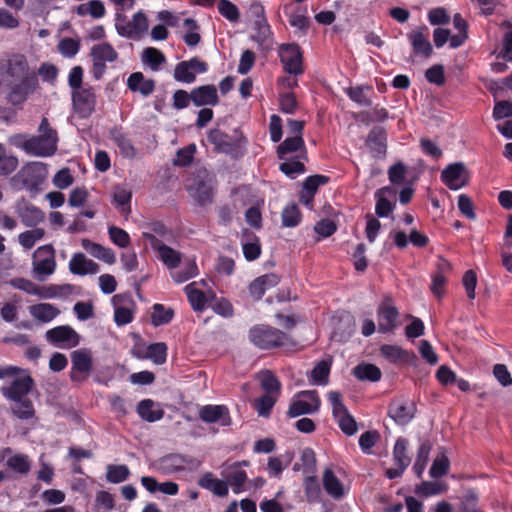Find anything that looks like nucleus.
Masks as SVG:
<instances>
[{"label": "nucleus", "instance_id": "nucleus-1", "mask_svg": "<svg viewBox=\"0 0 512 512\" xmlns=\"http://www.w3.org/2000/svg\"><path fill=\"white\" fill-rule=\"evenodd\" d=\"M0 69L4 76V87L9 90L8 99L13 105L24 103L37 90V73L30 68L24 55L15 54L0 62Z\"/></svg>", "mask_w": 512, "mask_h": 512}, {"label": "nucleus", "instance_id": "nucleus-2", "mask_svg": "<svg viewBox=\"0 0 512 512\" xmlns=\"http://www.w3.org/2000/svg\"><path fill=\"white\" fill-rule=\"evenodd\" d=\"M39 136L16 134L9 137V143L29 155L47 157L55 153L57 149L56 131L50 128L49 122L43 118L39 126Z\"/></svg>", "mask_w": 512, "mask_h": 512}, {"label": "nucleus", "instance_id": "nucleus-3", "mask_svg": "<svg viewBox=\"0 0 512 512\" xmlns=\"http://www.w3.org/2000/svg\"><path fill=\"white\" fill-rule=\"evenodd\" d=\"M33 386V380L29 375H21L1 388L5 398L13 402V413L20 419H30L34 416V407L27 398Z\"/></svg>", "mask_w": 512, "mask_h": 512}, {"label": "nucleus", "instance_id": "nucleus-4", "mask_svg": "<svg viewBox=\"0 0 512 512\" xmlns=\"http://www.w3.org/2000/svg\"><path fill=\"white\" fill-rule=\"evenodd\" d=\"M115 28L120 36L139 40L147 33L149 21L143 11L136 12L131 19L123 13H116Z\"/></svg>", "mask_w": 512, "mask_h": 512}, {"label": "nucleus", "instance_id": "nucleus-5", "mask_svg": "<svg viewBox=\"0 0 512 512\" xmlns=\"http://www.w3.org/2000/svg\"><path fill=\"white\" fill-rule=\"evenodd\" d=\"M213 185V176L206 169H201L195 177L187 180L186 188L200 205H206L212 202Z\"/></svg>", "mask_w": 512, "mask_h": 512}, {"label": "nucleus", "instance_id": "nucleus-6", "mask_svg": "<svg viewBox=\"0 0 512 512\" xmlns=\"http://www.w3.org/2000/svg\"><path fill=\"white\" fill-rule=\"evenodd\" d=\"M33 273L44 280L52 275L56 269L55 250L52 245L47 244L39 247L33 254Z\"/></svg>", "mask_w": 512, "mask_h": 512}, {"label": "nucleus", "instance_id": "nucleus-7", "mask_svg": "<svg viewBox=\"0 0 512 512\" xmlns=\"http://www.w3.org/2000/svg\"><path fill=\"white\" fill-rule=\"evenodd\" d=\"M249 336L252 343L263 349L281 346L287 341L285 333L268 326L253 327Z\"/></svg>", "mask_w": 512, "mask_h": 512}, {"label": "nucleus", "instance_id": "nucleus-8", "mask_svg": "<svg viewBox=\"0 0 512 512\" xmlns=\"http://www.w3.org/2000/svg\"><path fill=\"white\" fill-rule=\"evenodd\" d=\"M328 400L332 406L333 416L340 429L347 435L351 436L355 434L357 432V424L342 403L341 395L336 391H331L328 393Z\"/></svg>", "mask_w": 512, "mask_h": 512}, {"label": "nucleus", "instance_id": "nucleus-9", "mask_svg": "<svg viewBox=\"0 0 512 512\" xmlns=\"http://www.w3.org/2000/svg\"><path fill=\"white\" fill-rule=\"evenodd\" d=\"M278 55L285 72L293 75L303 73V54L297 44L280 45Z\"/></svg>", "mask_w": 512, "mask_h": 512}, {"label": "nucleus", "instance_id": "nucleus-10", "mask_svg": "<svg viewBox=\"0 0 512 512\" xmlns=\"http://www.w3.org/2000/svg\"><path fill=\"white\" fill-rule=\"evenodd\" d=\"M320 407V399L315 391H302L296 394L290 403L288 415L297 417L304 414L317 412Z\"/></svg>", "mask_w": 512, "mask_h": 512}, {"label": "nucleus", "instance_id": "nucleus-11", "mask_svg": "<svg viewBox=\"0 0 512 512\" xmlns=\"http://www.w3.org/2000/svg\"><path fill=\"white\" fill-rule=\"evenodd\" d=\"M71 380L84 381L88 378L93 367L92 352L89 349L82 348L71 353Z\"/></svg>", "mask_w": 512, "mask_h": 512}, {"label": "nucleus", "instance_id": "nucleus-12", "mask_svg": "<svg viewBox=\"0 0 512 512\" xmlns=\"http://www.w3.org/2000/svg\"><path fill=\"white\" fill-rule=\"evenodd\" d=\"M93 61V75L100 79L105 72L106 62H113L117 59V52L108 43L94 45L90 53Z\"/></svg>", "mask_w": 512, "mask_h": 512}, {"label": "nucleus", "instance_id": "nucleus-13", "mask_svg": "<svg viewBox=\"0 0 512 512\" xmlns=\"http://www.w3.org/2000/svg\"><path fill=\"white\" fill-rule=\"evenodd\" d=\"M45 336L52 345L65 349L77 346L80 341L78 333L67 325L52 328L46 332Z\"/></svg>", "mask_w": 512, "mask_h": 512}, {"label": "nucleus", "instance_id": "nucleus-14", "mask_svg": "<svg viewBox=\"0 0 512 512\" xmlns=\"http://www.w3.org/2000/svg\"><path fill=\"white\" fill-rule=\"evenodd\" d=\"M208 69L207 63L194 57L187 61L178 63L174 69V78L178 82L193 83L197 74L205 73Z\"/></svg>", "mask_w": 512, "mask_h": 512}, {"label": "nucleus", "instance_id": "nucleus-15", "mask_svg": "<svg viewBox=\"0 0 512 512\" xmlns=\"http://www.w3.org/2000/svg\"><path fill=\"white\" fill-rule=\"evenodd\" d=\"M441 180L449 189L458 190L467 185L469 171L463 163H453L443 169Z\"/></svg>", "mask_w": 512, "mask_h": 512}, {"label": "nucleus", "instance_id": "nucleus-16", "mask_svg": "<svg viewBox=\"0 0 512 512\" xmlns=\"http://www.w3.org/2000/svg\"><path fill=\"white\" fill-rule=\"evenodd\" d=\"M72 102L74 111L81 117H89L96 106V94L90 86L83 87L80 90L73 91Z\"/></svg>", "mask_w": 512, "mask_h": 512}, {"label": "nucleus", "instance_id": "nucleus-17", "mask_svg": "<svg viewBox=\"0 0 512 512\" xmlns=\"http://www.w3.org/2000/svg\"><path fill=\"white\" fill-rule=\"evenodd\" d=\"M322 486L325 492L336 501L345 498L350 490L349 485L343 482L331 468H326L323 471Z\"/></svg>", "mask_w": 512, "mask_h": 512}, {"label": "nucleus", "instance_id": "nucleus-18", "mask_svg": "<svg viewBox=\"0 0 512 512\" xmlns=\"http://www.w3.org/2000/svg\"><path fill=\"white\" fill-rule=\"evenodd\" d=\"M0 462L12 472L26 475L31 470L32 461L30 457L22 453H14L11 448L6 447L0 450Z\"/></svg>", "mask_w": 512, "mask_h": 512}, {"label": "nucleus", "instance_id": "nucleus-19", "mask_svg": "<svg viewBox=\"0 0 512 512\" xmlns=\"http://www.w3.org/2000/svg\"><path fill=\"white\" fill-rule=\"evenodd\" d=\"M242 465H248L246 461L236 462L227 466L222 471V476L228 482V488L231 487L233 493L240 494L246 490L245 484L248 481L247 473L242 469Z\"/></svg>", "mask_w": 512, "mask_h": 512}, {"label": "nucleus", "instance_id": "nucleus-20", "mask_svg": "<svg viewBox=\"0 0 512 512\" xmlns=\"http://www.w3.org/2000/svg\"><path fill=\"white\" fill-rule=\"evenodd\" d=\"M46 166L41 162H32L24 166L17 177L21 179L23 185L28 189L36 188L47 177Z\"/></svg>", "mask_w": 512, "mask_h": 512}, {"label": "nucleus", "instance_id": "nucleus-21", "mask_svg": "<svg viewBox=\"0 0 512 512\" xmlns=\"http://www.w3.org/2000/svg\"><path fill=\"white\" fill-rule=\"evenodd\" d=\"M415 412L414 402L408 399H395L389 406V416L399 425L408 424Z\"/></svg>", "mask_w": 512, "mask_h": 512}, {"label": "nucleus", "instance_id": "nucleus-22", "mask_svg": "<svg viewBox=\"0 0 512 512\" xmlns=\"http://www.w3.org/2000/svg\"><path fill=\"white\" fill-rule=\"evenodd\" d=\"M378 329L380 332H393L398 326V311L388 302H383L378 308Z\"/></svg>", "mask_w": 512, "mask_h": 512}, {"label": "nucleus", "instance_id": "nucleus-23", "mask_svg": "<svg viewBox=\"0 0 512 512\" xmlns=\"http://www.w3.org/2000/svg\"><path fill=\"white\" fill-rule=\"evenodd\" d=\"M112 304L114 306V320L117 325H126L132 321V300L128 295H114L112 297Z\"/></svg>", "mask_w": 512, "mask_h": 512}, {"label": "nucleus", "instance_id": "nucleus-24", "mask_svg": "<svg viewBox=\"0 0 512 512\" xmlns=\"http://www.w3.org/2000/svg\"><path fill=\"white\" fill-rule=\"evenodd\" d=\"M16 212L22 223L27 227H34L44 221V213L36 206L25 200H20L16 204Z\"/></svg>", "mask_w": 512, "mask_h": 512}, {"label": "nucleus", "instance_id": "nucleus-25", "mask_svg": "<svg viewBox=\"0 0 512 512\" xmlns=\"http://www.w3.org/2000/svg\"><path fill=\"white\" fill-rule=\"evenodd\" d=\"M191 99L195 106H215L219 102L217 89L214 85H203L191 91Z\"/></svg>", "mask_w": 512, "mask_h": 512}, {"label": "nucleus", "instance_id": "nucleus-26", "mask_svg": "<svg viewBox=\"0 0 512 512\" xmlns=\"http://www.w3.org/2000/svg\"><path fill=\"white\" fill-rule=\"evenodd\" d=\"M280 159L291 156H305V144L302 136H288L277 148Z\"/></svg>", "mask_w": 512, "mask_h": 512}, {"label": "nucleus", "instance_id": "nucleus-27", "mask_svg": "<svg viewBox=\"0 0 512 512\" xmlns=\"http://www.w3.org/2000/svg\"><path fill=\"white\" fill-rule=\"evenodd\" d=\"M198 485L210 491L218 497H226L228 495V482L224 479L217 478L212 472H205L198 479Z\"/></svg>", "mask_w": 512, "mask_h": 512}, {"label": "nucleus", "instance_id": "nucleus-28", "mask_svg": "<svg viewBox=\"0 0 512 512\" xmlns=\"http://www.w3.org/2000/svg\"><path fill=\"white\" fill-rule=\"evenodd\" d=\"M328 182V177L314 175L308 177L303 183V190L300 194V201L309 209L313 208V198L317 189Z\"/></svg>", "mask_w": 512, "mask_h": 512}, {"label": "nucleus", "instance_id": "nucleus-29", "mask_svg": "<svg viewBox=\"0 0 512 512\" xmlns=\"http://www.w3.org/2000/svg\"><path fill=\"white\" fill-rule=\"evenodd\" d=\"M69 269L72 274L84 276L99 272V265L88 259L83 253H76L69 262Z\"/></svg>", "mask_w": 512, "mask_h": 512}, {"label": "nucleus", "instance_id": "nucleus-30", "mask_svg": "<svg viewBox=\"0 0 512 512\" xmlns=\"http://www.w3.org/2000/svg\"><path fill=\"white\" fill-rule=\"evenodd\" d=\"M200 418L208 423H219L227 426L230 423L228 409L223 405H207L201 408Z\"/></svg>", "mask_w": 512, "mask_h": 512}, {"label": "nucleus", "instance_id": "nucleus-31", "mask_svg": "<svg viewBox=\"0 0 512 512\" xmlns=\"http://www.w3.org/2000/svg\"><path fill=\"white\" fill-rule=\"evenodd\" d=\"M132 191L121 185H117L113 189L112 204L125 218L131 213Z\"/></svg>", "mask_w": 512, "mask_h": 512}, {"label": "nucleus", "instance_id": "nucleus-32", "mask_svg": "<svg viewBox=\"0 0 512 512\" xmlns=\"http://www.w3.org/2000/svg\"><path fill=\"white\" fill-rule=\"evenodd\" d=\"M279 276L271 273L265 274L256 278L249 285V293L255 300H259L265 294V292L279 283Z\"/></svg>", "mask_w": 512, "mask_h": 512}, {"label": "nucleus", "instance_id": "nucleus-33", "mask_svg": "<svg viewBox=\"0 0 512 512\" xmlns=\"http://www.w3.org/2000/svg\"><path fill=\"white\" fill-rule=\"evenodd\" d=\"M135 343L131 349L134 357L140 359H152L155 363L159 362L160 344H147L142 341L138 336H134Z\"/></svg>", "mask_w": 512, "mask_h": 512}, {"label": "nucleus", "instance_id": "nucleus-34", "mask_svg": "<svg viewBox=\"0 0 512 512\" xmlns=\"http://www.w3.org/2000/svg\"><path fill=\"white\" fill-rule=\"evenodd\" d=\"M176 283H183L198 274V268L194 260L185 258L170 272Z\"/></svg>", "mask_w": 512, "mask_h": 512}, {"label": "nucleus", "instance_id": "nucleus-35", "mask_svg": "<svg viewBox=\"0 0 512 512\" xmlns=\"http://www.w3.org/2000/svg\"><path fill=\"white\" fill-rule=\"evenodd\" d=\"M127 86L133 92L148 96L154 91L155 82L151 79H145L141 72H134L129 76Z\"/></svg>", "mask_w": 512, "mask_h": 512}, {"label": "nucleus", "instance_id": "nucleus-36", "mask_svg": "<svg viewBox=\"0 0 512 512\" xmlns=\"http://www.w3.org/2000/svg\"><path fill=\"white\" fill-rule=\"evenodd\" d=\"M30 315L43 323L51 322L59 314L60 310L50 303H39L29 307Z\"/></svg>", "mask_w": 512, "mask_h": 512}, {"label": "nucleus", "instance_id": "nucleus-37", "mask_svg": "<svg viewBox=\"0 0 512 512\" xmlns=\"http://www.w3.org/2000/svg\"><path fill=\"white\" fill-rule=\"evenodd\" d=\"M82 246L93 257L107 264H114L116 262L115 253L110 248L103 247L100 244L91 242L90 240L86 239L82 241Z\"/></svg>", "mask_w": 512, "mask_h": 512}, {"label": "nucleus", "instance_id": "nucleus-38", "mask_svg": "<svg viewBox=\"0 0 512 512\" xmlns=\"http://www.w3.org/2000/svg\"><path fill=\"white\" fill-rule=\"evenodd\" d=\"M185 292L192 308L197 311H202L211 297L198 289L197 282L188 284L185 287Z\"/></svg>", "mask_w": 512, "mask_h": 512}, {"label": "nucleus", "instance_id": "nucleus-39", "mask_svg": "<svg viewBox=\"0 0 512 512\" xmlns=\"http://www.w3.org/2000/svg\"><path fill=\"white\" fill-rule=\"evenodd\" d=\"M208 141L211 142L219 152L229 153L235 147L234 140L218 129L209 132Z\"/></svg>", "mask_w": 512, "mask_h": 512}, {"label": "nucleus", "instance_id": "nucleus-40", "mask_svg": "<svg viewBox=\"0 0 512 512\" xmlns=\"http://www.w3.org/2000/svg\"><path fill=\"white\" fill-rule=\"evenodd\" d=\"M281 160L283 162L280 164V170L288 177L295 178L304 173L303 160H305V156H291Z\"/></svg>", "mask_w": 512, "mask_h": 512}, {"label": "nucleus", "instance_id": "nucleus-41", "mask_svg": "<svg viewBox=\"0 0 512 512\" xmlns=\"http://www.w3.org/2000/svg\"><path fill=\"white\" fill-rule=\"evenodd\" d=\"M408 39L415 53L422 54L425 57L430 56L432 52V46L426 35L420 31H412L408 34Z\"/></svg>", "mask_w": 512, "mask_h": 512}, {"label": "nucleus", "instance_id": "nucleus-42", "mask_svg": "<svg viewBox=\"0 0 512 512\" xmlns=\"http://www.w3.org/2000/svg\"><path fill=\"white\" fill-rule=\"evenodd\" d=\"M381 355L389 362L400 364L409 360V353L398 345H383L380 348Z\"/></svg>", "mask_w": 512, "mask_h": 512}, {"label": "nucleus", "instance_id": "nucleus-43", "mask_svg": "<svg viewBox=\"0 0 512 512\" xmlns=\"http://www.w3.org/2000/svg\"><path fill=\"white\" fill-rule=\"evenodd\" d=\"M502 40L498 56L507 61H512V24L504 22L502 24Z\"/></svg>", "mask_w": 512, "mask_h": 512}, {"label": "nucleus", "instance_id": "nucleus-44", "mask_svg": "<svg viewBox=\"0 0 512 512\" xmlns=\"http://www.w3.org/2000/svg\"><path fill=\"white\" fill-rule=\"evenodd\" d=\"M45 236L43 228H34L26 230L18 235L19 244L26 250L31 249L37 242L41 241Z\"/></svg>", "mask_w": 512, "mask_h": 512}, {"label": "nucleus", "instance_id": "nucleus-45", "mask_svg": "<svg viewBox=\"0 0 512 512\" xmlns=\"http://www.w3.org/2000/svg\"><path fill=\"white\" fill-rule=\"evenodd\" d=\"M453 25L458 30V33L450 38V47L457 48L461 46L467 38V24L460 14H455L453 17Z\"/></svg>", "mask_w": 512, "mask_h": 512}, {"label": "nucleus", "instance_id": "nucleus-46", "mask_svg": "<svg viewBox=\"0 0 512 512\" xmlns=\"http://www.w3.org/2000/svg\"><path fill=\"white\" fill-rule=\"evenodd\" d=\"M110 137L113 142L119 147L121 153L127 157H131L134 155V148L127 138V136L122 132L121 129L114 128L110 132Z\"/></svg>", "mask_w": 512, "mask_h": 512}, {"label": "nucleus", "instance_id": "nucleus-47", "mask_svg": "<svg viewBox=\"0 0 512 512\" xmlns=\"http://www.w3.org/2000/svg\"><path fill=\"white\" fill-rule=\"evenodd\" d=\"M282 225L284 227H296L302 219L301 212L296 204H289L282 211Z\"/></svg>", "mask_w": 512, "mask_h": 512}, {"label": "nucleus", "instance_id": "nucleus-48", "mask_svg": "<svg viewBox=\"0 0 512 512\" xmlns=\"http://www.w3.org/2000/svg\"><path fill=\"white\" fill-rule=\"evenodd\" d=\"M354 375L360 380L378 381L381 371L373 364H360L354 368Z\"/></svg>", "mask_w": 512, "mask_h": 512}, {"label": "nucleus", "instance_id": "nucleus-49", "mask_svg": "<svg viewBox=\"0 0 512 512\" xmlns=\"http://www.w3.org/2000/svg\"><path fill=\"white\" fill-rule=\"evenodd\" d=\"M18 159L9 154L4 146L0 143V175H9L16 170Z\"/></svg>", "mask_w": 512, "mask_h": 512}, {"label": "nucleus", "instance_id": "nucleus-50", "mask_svg": "<svg viewBox=\"0 0 512 512\" xmlns=\"http://www.w3.org/2000/svg\"><path fill=\"white\" fill-rule=\"evenodd\" d=\"M130 475V470L126 465H108L106 480L110 483L124 482Z\"/></svg>", "mask_w": 512, "mask_h": 512}, {"label": "nucleus", "instance_id": "nucleus-51", "mask_svg": "<svg viewBox=\"0 0 512 512\" xmlns=\"http://www.w3.org/2000/svg\"><path fill=\"white\" fill-rule=\"evenodd\" d=\"M258 379L261 383L262 388L268 394L279 395L280 392V382L278 379L272 374L270 371H261L258 374Z\"/></svg>", "mask_w": 512, "mask_h": 512}, {"label": "nucleus", "instance_id": "nucleus-52", "mask_svg": "<svg viewBox=\"0 0 512 512\" xmlns=\"http://www.w3.org/2000/svg\"><path fill=\"white\" fill-rule=\"evenodd\" d=\"M390 191L389 188H382L375 193L376 207L375 211L379 217H386L393 210L394 205L385 197Z\"/></svg>", "mask_w": 512, "mask_h": 512}, {"label": "nucleus", "instance_id": "nucleus-53", "mask_svg": "<svg viewBox=\"0 0 512 512\" xmlns=\"http://www.w3.org/2000/svg\"><path fill=\"white\" fill-rule=\"evenodd\" d=\"M407 441L400 438L396 441L393 449V458L396 466L406 469L410 464V459L406 455Z\"/></svg>", "mask_w": 512, "mask_h": 512}, {"label": "nucleus", "instance_id": "nucleus-54", "mask_svg": "<svg viewBox=\"0 0 512 512\" xmlns=\"http://www.w3.org/2000/svg\"><path fill=\"white\" fill-rule=\"evenodd\" d=\"M105 12L104 4L99 0H92L81 4L78 8L80 15H91L93 18H102Z\"/></svg>", "mask_w": 512, "mask_h": 512}, {"label": "nucleus", "instance_id": "nucleus-55", "mask_svg": "<svg viewBox=\"0 0 512 512\" xmlns=\"http://www.w3.org/2000/svg\"><path fill=\"white\" fill-rule=\"evenodd\" d=\"M188 461L180 455H168L162 458V470L165 472H175L184 469Z\"/></svg>", "mask_w": 512, "mask_h": 512}, {"label": "nucleus", "instance_id": "nucleus-56", "mask_svg": "<svg viewBox=\"0 0 512 512\" xmlns=\"http://www.w3.org/2000/svg\"><path fill=\"white\" fill-rule=\"evenodd\" d=\"M154 402L150 399L142 400L137 407L139 416L149 422H154L160 419V413L153 410Z\"/></svg>", "mask_w": 512, "mask_h": 512}, {"label": "nucleus", "instance_id": "nucleus-57", "mask_svg": "<svg viewBox=\"0 0 512 512\" xmlns=\"http://www.w3.org/2000/svg\"><path fill=\"white\" fill-rule=\"evenodd\" d=\"M141 60L143 65L152 71H158L160 68V53L155 48L148 47L144 49Z\"/></svg>", "mask_w": 512, "mask_h": 512}, {"label": "nucleus", "instance_id": "nucleus-58", "mask_svg": "<svg viewBox=\"0 0 512 512\" xmlns=\"http://www.w3.org/2000/svg\"><path fill=\"white\" fill-rule=\"evenodd\" d=\"M449 459L445 454L438 455L430 468L429 474L433 478H439L447 474L449 470Z\"/></svg>", "mask_w": 512, "mask_h": 512}, {"label": "nucleus", "instance_id": "nucleus-59", "mask_svg": "<svg viewBox=\"0 0 512 512\" xmlns=\"http://www.w3.org/2000/svg\"><path fill=\"white\" fill-rule=\"evenodd\" d=\"M80 49V42L73 38H64L58 43L60 54L66 58H73Z\"/></svg>", "mask_w": 512, "mask_h": 512}, {"label": "nucleus", "instance_id": "nucleus-60", "mask_svg": "<svg viewBox=\"0 0 512 512\" xmlns=\"http://www.w3.org/2000/svg\"><path fill=\"white\" fill-rule=\"evenodd\" d=\"M108 234H109V237H110L111 241L115 245H117V246H119L121 248H126V247L129 246V244H130V236L122 228H119V227H116V226H111L108 229Z\"/></svg>", "mask_w": 512, "mask_h": 512}, {"label": "nucleus", "instance_id": "nucleus-61", "mask_svg": "<svg viewBox=\"0 0 512 512\" xmlns=\"http://www.w3.org/2000/svg\"><path fill=\"white\" fill-rule=\"evenodd\" d=\"M278 398V395L274 394H268L266 393L262 397H260L256 403L255 408L260 416H268L270 413V410L274 406L276 400Z\"/></svg>", "mask_w": 512, "mask_h": 512}, {"label": "nucleus", "instance_id": "nucleus-62", "mask_svg": "<svg viewBox=\"0 0 512 512\" xmlns=\"http://www.w3.org/2000/svg\"><path fill=\"white\" fill-rule=\"evenodd\" d=\"M447 489L446 485L438 482H422L417 488L416 492L419 495L429 497L445 492Z\"/></svg>", "mask_w": 512, "mask_h": 512}, {"label": "nucleus", "instance_id": "nucleus-63", "mask_svg": "<svg viewBox=\"0 0 512 512\" xmlns=\"http://www.w3.org/2000/svg\"><path fill=\"white\" fill-rule=\"evenodd\" d=\"M181 261V255L178 251L162 245V262L170 269V272L174 270Z\"/></svg>", "mask_w": 512, "mask_h": 512}, {"label": "nucleus", "instance_id": "nucleus-64", "mask_svg": "<svg viewBox=\"0 0 512 512\" xmlns=\"http://www.w3.org/2000/svg\"><path fill=\"white\" fill-rule=\"evenodd\" d=\"M218 10L222 16L232 22L239 19V10L232 2L228 0H220Z\"/></svg>", "mask_w": 512, "mask_h": 512}]
</instances>
